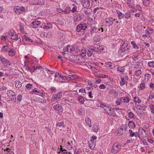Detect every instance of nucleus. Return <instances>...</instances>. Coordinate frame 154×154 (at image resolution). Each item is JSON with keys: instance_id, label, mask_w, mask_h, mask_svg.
Segmentation results:
<instances>
[{"instance_id": "obj_1", "label": "nucleus", "mask_w": 154, "mask_h": 154, "mask_svg": "<svg viewBox=\"0 0 154 154\" xmlns=\"http://www.w3.org/2000/svg\"><path fill=\"white\" fill-rule=\"evenodd\" d=\"M121 43L120 48L119 50L118 54L121 57H127L131 55L130 47L128 45L127 43L123 42Z\"/></svg>"}, {"instance_id": "obj_2", "label": "nucleus", "mask_w": 154, "mask_h": 154, "mask_svg": "<svg viewBox=\"0 0 154 154\" xmlns=\"http://www.w3.org/2000/svg\"><path fill=\"white\" fill-rule=\"evenodd\" d=\"M121 149V146L118 143H115L113 145L111 149V153L116 154L119 152Z\"/></svg>"}, {"instance_id": "obj_3", "label": "nucleus", "mask_w": 154, "mask_h": 154, "mask_svg": "<svg viewBox=\"0 0 154 154\" xmlns=\"http://www.w3.org/2000/svg\"><path fill=\"white\" fill-rule=\"evenodd\" d=\"M54 80L56 81L60 82H64V81L63 80L65 79H67L69 80L71 79V77H69L67 76L66 77H64L61 75L59 73H56L54 76Z\"/></svg>"}, {"instance_id": "obj_4", "label": "nucleus", "mask_w": 154, "mask_h": 154, "mask_svg": "<svg viewBox=\"0 0 154 154\" xmlns=\"http://www.w3.org/2000/svg\"><path fill=\"white\" fill-rule=\"evenodd\" d=\"M104 110L109 116H115L116 115L113 108L106 107L104 109Z\"/></svg>"}, {"instance_id": "obj_5", "label": "nucleus", "mask_w": 154, "mask_h": 154, "mask_svg": "<svg viewBox=\"0 0 154 154\" xmlns=\"http://www.w3.org/2000/svg\"><path fill=\"white\" fill-rule=\"evenodd\" d=\"M7 94L8 96L12 100L15 101L16 100V95L15 93L11 90L7 91Z\"/></svg>"}, {"instance_id": "obj_6", "label": "nucleus", "mask_w": 154, "mask_h": 154, "mask_svg": "<svg viewBox=\"0 0 154 154\" xmlns=\"http://www.w3.org/2000/svg\"><path fill=\"white\" fill-rule=\"evenodd\" d=\"M14 10L17 14L22 13L25 10L24 7L22 6L21 7L19 6H16L14 8Z\"/></svg>"}, {"instance_id": "obj_7", "label": "nucleus", "mask_w": 154, "mask_h": 154, "mask_svg": "<svg viewBox=\"0 0 154 154\" xmlns=\"http://www.w3.org/2000/svg\"><path fill=\"white\" fill-rule=\"evenodd\" d=\"M53 108L58 111V113L59 114H60L63 112V108L62 107L61 105L59 104H57L54 105Z\"/></svg>"}, {"instance_id": "obj_8", "label": "nucleus", "mask_w": 154, "mask_h": 154, "mask_svg": "<svg viewBox=\"0 0 154 154\" xmlns=\"http://www.w3.org/2000/svg\"><path fill=\"white\" fill-rule=\"evenodd\" d=\"M115 20L111 17L105 18L104 19L105 22L109 26L112 25L113 24V21Z\"/></svg>"}, {"instance_id": "obj_9", "label": "nucleus", "mask_w": 154, "mask_h": 154, "mask_svg": "<svg viewBox=\"0 0 154 154\" xmlns=\"http://www.w3.org/2000/svg\"><path fill=\"white\" fill-rule=\"evenodd\" d=\"M45 71L48 73L49 75V78L50 79H52L54 78L55 75L54 72L53 71L50 70L48 69L47 68L45 69Z\"/></svg>"}, {"instance_id": "obj_10", "label": "nucleus", "mask_w": 154, "mask_h": 154, "mask_svg": "<svg viewBox=\"0 0 154 154\" xmlns=\"http://www.w3.org/2000/svg\"><path fill=\"white\" fill-rule=\"evenodd\" d=\"M66 103L71 107H74V104H75V101L71 99L66 100Z\"/></svg>"}, {"instance_id": "obj_11", "label": "nucleus", "mask_w": 154, "mask_h": 154, "mask_svg": "<svg viewBox=\"0 0 154 154\" xmlns=\"http://www.w3.org/2000/svg\"><path fill=\"white\" fill-rule=\"evenodd\" d=\"M146 134L145 131L143 130H141L140 132H139L138 135V137L140 139L144 138L146 137Z\"/></svg>"}, {"instance_id": "obj_12", "label": "nucleus", "mask_w": 154, "mask_h": 154, "mask_svg": "<svg viewBox=\"0 0 154 154\" xmlns=\"http://www.w3.org/2000/svg\"><path fill=\"white\" fill-rule=\"evenodd\" d=\"M32 27L36 28L41 24V22L38 21H35L32 22Z\"/></svg>"}, {"instance_id": "obj_13", "label": "nucleus", "mask_w": 154, "mask_h": 154, "mask_svg": "<svg viewBox=\"0 0 154 154\" xmlns=\"http://www.w3.org/2000/svg\"><path fill=\"white\" fill-rule=\"evenodd\" d=\"M120 100L125 103H128L129 101V98L128 97H123L120 98Z\"/></svg>"}, {"instance_id": "obj_14", "label": "nucleus", "mask_w": 154, "mask_h": 154, "mask_svg": "<svg viewBox=\"0 0 154 154\" xmlns=\"http://www.w3.org/2000/svg\"><path fill=\"white\" fill-rule=\"evenodd\" d=\"M15 86L17 88H19L22 86L21 82L19 80H16L14 82Z\"/></svg>"}, {"instance_id": "obj_15", "label": "nucleus", "mask_w": 154, "mask_h": 154, "mask_svg": "<svg viewBox=\"0 0 154 154\" xmlns=\"http://www.w3.org/2000/svg\"><path fill=\"white\" fill-rule=\"evenodd\" d=\"M35 4L41 5H43L45 2L44 0H35Z\"/></svg>"}, {"instance_id": "obj_16", "label": "nucleus", "mask_w": 154, "mask_h": 154, "mask_svg": "<svg viewBox=\"0 0 154 154\" xmlns=\"http://www.w3.org/2000/svg\"><path fill=\"white\" fill-rule=\"evenodd\" d=\"M125 2H126L128 5L131 8H132L133 7L132 5H133V0H124Z\"/></svg>"}, {"instance_id": "obj_17", "label": "nucleus", "mask_w": 154, "mask_h": 154, "mask_svg": "<svg viewBox=\"0 0 154 154\" xmlns=\"http://www.w3.org/2000/svg\"><path fill=\"white\" fill-rule=\"evenodd\" d=\"M77 58V56L75 55H71L69 57V58L70 61L72 62H75L77 59L76 58Z\"/></svg>"}, {"instance_id": "obj_18", "label": "nucleus", "mask_w": 154, "mask_h": 154, "mask_svg": "<svg viewBox=\"0 0 154 154\" xmlns=\"http://www.w3.org/2000/svg\"><path fill=\"white\" fill-rule=\"evenodd\" d=\"M90 5V1L89 0H84V2L83 3V5L84 7H88Z\"/></svg>"}, {"instance_id": "obj_19", "label": "nucleus", "mask_w": 154, "mask_h": 154, "mask_svg": "<svg viewBox=\"0 0 154 154\" xmlns=\"http://www.w3.org/2000/svg\"><path fill=\"white\" fill-rule=\"evenodd\" d=\"M117 11L118 14V17L119 19L121 20L124 17V14L119 11Z\"/></svg>"}, {"instance_id": "obj_20", "label": "nucleus", "mask_w": 154, "mask_h": 154, "mask_svg": "<svg viewBox=\"0 0 154 154\" xmlns=\"http://www.w3.org/2000/svg\"><path fill=\"white\" fill-rule=\"evenodd\" d=\"M89 147L91 149H92L94 148L95 146V143L94 141H89Z\"/></svg>"}, {"instance_id": "obj_21", "label": "nucleus", "mask_w": 154, "mask_h": 154, "mask_svg": "<svg viewBox=\"0 0 154 154\" xmlns=\"http://www.w3.org/2000/svg\"><path fill=\"white\" fill-rule=\"evenodd\" d=\"M128 126L129 128H134L135 127V125L134 123L131 121H130L129 122Z\"/></svg>"}, {"instance_id": "obj_22", "label": "nucleus", "mask_w": 154, "mask_h": 154, "mask_svg": "<svg viewBox=\"0 0 154 154\" xmlns=\"http://www.w3.org/2000/svg\"><path fill=\"white\" fill-rule=\"evenodd\" d=\"M85 121L89 127H91V119L89 118H87L85 119Z\"/></svg>"}, {"instance_id": "obj_23", "label": "nucleus", "mask_w": 154, "mask_h": 154, "mask_svg": "<svg viewBox=\"0 0 154 154\" xmlns=\"http://www.w3.org/2000/svg\"><path fill=\"white\" fill-rule=\"evenodd\" d=\"M3 65L5 66H7L8 63H9V61L6 60L5 58L1 61Z\"/></svg>"}, {"instance_id": "obj_24", "label": "nucleus", "mask_w": 154, "mask_h": 154, "mask_svg": "<svg viewBox=\"0 0 154 154\" xmlns=\"http://www.w3.org/2000/svg\"><path fill=\"white\" fill-rule=\"evenodd\" d=\"M56 125L60 128H63L65 127L64 123L63 122L57 123Z\"/></svg>"}, {"instance_id": "obj_25", "label": "nucleus", "mask_w": 154, "mask_h": 154, "mask_svg": "<svg viewBox=\"0 0 154 154\" xmlns=\"http://www.w3.org/2000/svg\"><path fill=\"white\" fill-rule=\"evenodd\" d=\"M93 49L91 48H89L87 52V55L89 57H91L93 54Z\"/></svg>"}, {"instance_id": "obj_26", "label": "nucleus", "mask_w": 154, "mask_h": 154, "mask_svg": "<svg viewBox=\"0 0 154 154\" xmlns=\"http://www.w3.org/2000/svg\"><path fill=\"white\" fill-rule=\"evenodd\" d=\"M99 51H101L103 52L104 53L105 52L106 50V47L104 46L103 47L102 45H99Z\"/></svg>"}, {"instance_id": "obj_27", "label": "nucleus", "mask_w": 154, "mask_h": 154, "mask_svg": "<svg viewBox=\"0 0 154 154\" xmlns=\"http://www.w3.org/2000/svg\"><path fill=\"white\" fill-rule=\"evenodd\" d=\"M146 108V107L145 106H141L140 105H137L136 106V108L137 109L139 110H145V108Z\"/></svg>"}, {"instance_id": "obj_28", "label": "nucleus", "mask_w": 154, "mask_h": 154, "mask_svg": "<svg viewBox=\"0 0 154 154\" xmlns=\"http://www.w3.org/2000/svg\"><path fill=\"white\" fill-rule=\"evenodd\" d=\"M15 51L14 49H11L8 52L9 56H13L15 54Z\"/></svg>"}, {"instance_id": "obj_29", "label": "nucleus", "mask_w": 154, "mask_h": 154, "mask_svg": "<svg viewBox=\"0 0 154 154\" xmlns=\"http://www.w3.org/2000/svg\"><path fill=\"white\" fill-rule=\"evenodd\" d=\"M143 5L146 7L149 6V0H143Z\"/></svg>"}, {"instance_id": "obj_30", "label": "nucleus", "mask_w": 154, "mask_h": 154, "mask_svg": "<svg viewBox=\"0 0 154 154\" xmlns=\"http://www.w3.org/2000/svg\"><path fill=\"white\" fill-rule=\"evenodd\" d=\"M124 129L123 128H120L118 129V134L119 135H121L124 132Z\"/></svg>"}, {"instance_id": "obj_31", "label": "nucleus", "mask_w": 154, "mask_h": 154, "mask_svg": "<svg viewBox=\"0 0 154 154\" xmlns=\"http://www.w3.org/2000/svg\"><path fill=\"white\" fill-rule=\"evenodd\" d=\"M24 38L26 41L32 42H33L32 40L29 38L26 35H24Z\"/></svg>"}, {"instance_id": "obj_32", "label": "nucleus", "mask_w": 154, "mask_h": 154, "mask_svg": "<svg viewBox=\"0 0 154 154\" xmlns=\"http://www.w3.org/2000/svg\"><path fill=\"white\" fill-rule=\"evenodd\" d=\"M70 11V8L69 7H67L64 11V14L69 13Z\"/></svg>"}, {"instance_id": "obj_33", "label": "nucleus", "mask_w": 154, "mask_h": 154, "mask_svg": "<svg viewBox=\"0 0 154 154\" xmlns=\"http://www.w3.org/2000/svg\"><path fill=\"white\" fill-rule=\"evenodd\" d=\"M131 44L133 45V48L135 49H139V47L137 46V45L135 43V42L134 41H132L131 42Z\"/></svg>"}, {"instance_id": "obj_34", "label": "nucleus", "mask_w": 154, "mask_h": 154, "mask_svg": "<svg viewBox=\"0 0 154 154\" xmlns=\"http://www.w3.org/2000/svg\"><path fill=\"white\" fill-rule=\"evenodd\" d=\"M120 85L121 86H123L125 84V79L123 78H120Z\"/></svg>"}, {"instance_id": "obj_35", "label": "nucleus", "mask_w": 154, "mask_h": 154, "mask_svg": "<svg viewBox=\"0 0 154 154\" xmlns=\"http://www.w3.org/2000/svg\"><path fill=\"white\" fill-rule=\"evenodd\" d=\"M78 101L81 103L83 104L84 103V99L82 97H79L78 98Z\"/></svg>"}, {"instance_id": "obj_36", "label": "nucleus", "mask_w": 154, "mask_h": 154, "mask_svg": "<svg viewBox=\"0 0 154 154\" xmlns=\"http://www.w3.org/2000/svg\"><path fill=\"white\" fill-rule=\"evenodd\" d=\"M93 130L94 132H97L98 131L99 128L97 125H94L93 127Z\"/></svg>"}, {"instance_id": "obj_37", "label": "nucleus", "mask_w": 154, "mask_h": 154, "mask_svg": "<svg viewBox=\"0 0 154 154\" xmlns=\"http://www.w3.org/2000/svg\"><path fill=\"white\" fill-rule=\"evenodd\" d=\"M151 78L150 75L149 74L146 73L145 75V79L148 81L149 79Z\"/></svg>"}, {"instance_id": "obj_38", "label": "nucleus", "mask_w": 154, "mask_h": 154, "mask_svg": "<svg viewBox=\"0 0 154 154\" xmlns=\"http://www.w3.org/2000/svg\"><path fill=\"white\" fill-rule=\"evenodd\" d=\"M148 65L149 67H154V61L149 62L148 63Z\"/></svg>"}, {"instance_id": "obj_39", "label": "nucleus", "mask_w": 154, "mask_h": 154, "mask_svg": "<svg viewBox=\"0 0 154 154\" xmlns=\"http://www.w3.org/2000/svg\"><path fill=\"white\" fill-rule=\"evenodd\" d=\"M134 99V102L136 103H140L141 102V100L139 98L137 97H135Z\"/></svg>"}, {"instance_id": "obj_40", "label": "nucleus", "mask_w": 154, "mask_h": 154, "mask_svg": "<svg viewBox=\"0 0 154 154\" xmlns=\"http://www.w3.org/2000/svg\"><path fill=\"white\" fill-rule=\"evenodd\" d=\"M81 29H82V30H85L86 29L87 26L86 23H84L83 24H81Z\"/></svg>"}, {"instance_id": "obj_41", "label": "nucleus", "mask_w": 154, "mask_h": 154, "mask_svg": "<svg viewBox=\"0 0 154 154\" xmlns=\"http://www.w3.org/2000/svg\"><path fill=\"white\" fill-rule=\"evenodd\" d=\"M125 70V68L124 67H120L117 68L118 71H120L122 72H123Z\"/></svg>"}, {"instance_id": "obj_42", "label": "nucleus", "mask_w": 154, "mask_h": 154, "mask_svg": "<svg viewBox=\"0 0 154 154\" xmlns=\"http://www.w3.org/2000/svg\"><path fill=\"white\" fill-rule=\"evenodd\" d=\"M9 48L8 46H4L1 49V51H7Z\"/></svg>"}, {"instance_id": "obj_43", "label": "nucleus", "mask_w": 154, "mask_h": 154, "mask_svg": "<svg viewBox=\"0 0 154 154\" xmlns=\"http://www.w3.org/2000/svg\"><path fill=\"white\" fill-rule=\"evenodd\" d=\"M67 75L70 76H71L72 79H74L76 77V76L75 75H73L69 71L68 73H66Z\"/></svg>"}, {"instance_id": "obj_44", "label": "nucleus", "mask_w": 154, "mask_h": 154, "mask_svg": "<svg viewBox=\"0 0 154 154\" xmlns=\"http://www.w3.org/2000/svg\"><path fill=\"white\" fill-rule=\"evenodd\" d=\"M145 84L144 83H142L140 84L139 87L141 90H143L145 88Z\"/></svg>"}, {"instance_id": "obj_45", "label": "nucleus", "mask_w": 154, "mask_h": 154, "mask_svg": "<svg viewBox=\"0 0 154 154\" xmlns=\"http://www.w3.org/2000/svg\"><path fill=\"white\" fill-rule=\"evenodd\" d=\"M141 71L140 70H137L135 72V75L136 76H138L141 74Z\"/></svg>"}, {"instance_id": "obj_46", "label": "nucleus", "mask_w": 154, "mask_h": 154, "mask_svg": "<svg viewBox=\"0 0 154 154\" xmlns=\"http://www.w3.org/2000/svg\"><path fill=\"white\" fill-rule=\"evenodd\" d=\"M100 30V29H97L95 27H94L91 31V32L92 33L94 32H96L97 31Z\"/></svg>"}, {"instance_id": "obj_47", "label": "nucleus", "mask_w": 154, "mask_h": 154, "mask_svg": "<svg viewBox=\"0 0 154 154\" xmlns=\"http://www.w3.org/2000/svg\"><path fill=\"white\" fill-rule=\"evenodd\" d=\"M149 107L151 109V112L152 113H154V105L152 104H151L149 105Z\"/></svg>"}, {"instance_id": "obj_48", "label": "nucleus", "mask_w": 154, "mask_h": 154, "mask_svg": "<svg viewBox=\"0 0 154 154\" xmlns=\"http://www.w3.org/2000/svg\"><path fill=\"white\" fill-rule=\"evenodd\" d=\"M82 20V17L80 16H79L76 17L74 19V21H80Z\"/></svg>"}, {"instance_id": "obj_49", "label": "nucleus", "mask_w": 154, "mask_h": 154, "mask_svg": "<svg viewBox=\"0 0 154 154\" xmlns=\"http://www.w3.org/2000/svg\"><path fill=\"white\" fill-rule=\"evenodd\" d=\"M106 66L111 69H112L114 67H112L111 65V62H109L108 63L106 64Z\"/></svg>"}, {"instance_id": "obj_50", "label": "nucleus", "mask_w": 154, "mask_h": 154, "mask_svg": "<svg viewBox=\"0 0 154 154\" xmlns=\"http://www.w3.org/2000/svg\"><path fill=\"white\" fill-rule=\"evenodd\" d=\"M57 98L56 96V94L53 95L51 97V100L52 102H54L57 99Z\"/></svg>"}, {"instance_id": "obj_51", "label": "nucleus", "mask_w": 154, "mask_h": 154, "mask_svg": "<svg viewBox=\"0 0 154 154\" xmlns=\"http://www.w3.org/2000/svg\"><path fill=\"white\" fill-rule=\"evenodd\" d=\"M128 117L130 119L133 118L134 117V114L131 112H129L128 113Z\"/></svg>"}, {"instance_id": "obj_52", "label": "nucleus", "mask_w": 154, "mask_h": 154, "mask_svg": "<svg viewBox=\"0 0 154 154\" xmlns=\"http://www.w3.org/2000/svg\"><path fill=\"white\" fill-rule=\"evenodd\" d=\"M62 93L61 92H59L57 94H56V96L58 99L62 97Z\"/></svg>"}, {"instance_id": "obj_53", "label": "nucleus", "mask_w": 154, "mask_h": 154, "mask_svg": "<svg viewBox=\"0 0 154 154\" xmlns=\"http://www.w3.org/2000/svg\"><path fill=\"white\" fill-rule=\"evenodd\" d=\"M81 24H80L79 25L77 26V27L76 28V30L78 32H80L81 31V30H82V29H81Z\"/></svg>"}, {"instance_id": "obj_54", "label": "nucleus", "mask_w": 154, "mask_h": 154, "mask_svg": "<svg viewBox=\"0 0 154 154\" xmlns=\"http://www.w3.org/2000/svg\"><path fill=\"white\" fill-rule=\"evenodd\" d=\"M125 16V18L126 19H128L130 17H131V14L129 12L126 13L124 15Z\"/></svg>"}, {"instance_id": "obj_55", "label": "nucleus", "mask_w": 154, "mask_h": 154, "mask_svg": "<svg viewBox=\"0 0 154 154\" xmlns=\"http://www.w3.org/2000/svg\"><path fill=\"white\" fill-rule=\"evenodd\" d=\"M140 66V64L138 62H136L133 65V67L134 68H139Z\"/></svg>"}, {"instance_id": "obj_56", "label": "nucleus", "mask_w": 154, "mask_h": 154, "mask_svg": "<svg viewBox=\"0 0 154 154\" xmlns=\"http://www.w3.org/2000/svg\"><path fill=\"white\" fill-rule=\"evenodd\" d=\"M18 38V36L17 34H15L12 36L11 38L12 40H17Z\"/></svg>"}, {"instance_id": "obj_57", "label": "nucleus", "mask_w": 154, "mask_h": 154, "mask_svg": "<svg viewBox=\"0 0 154 154\" xmlns=\"http://www.w3.org/2000/svg\"><path fill=\"white\" fill-rule=\"evenodd\" d=\"M26 87L27 89H31L32 88V84L28 83L26 85Z\"/></svg>"}, {"instance_id": "obj_58", "label": "nucleus", "mask_w": 154, "mask_h": 154, "mask_svg": "<svg viewBox=\"0 0 154 154\" xmlns=\"http://www.w3.org/2000/svg\"><path fill=\"white\" fill-rule=\"evenodd\" d=\"M47 33H45V32H42L41 33V35H40V36L42 37H47Z\"/></svg>"}, {"instance_id": "obj_59", "label": "nucleus", "mask_w": 154, "mask_h": 154, "mask_svg": "<svg viewBox=\"0 0 154 154\" xmlns=\"http://www.w3.org/2000/svg\"><path fill=\"white\" fill-rule=\"evenodd\" d=\"M20 31L23 33L24 32L23 26L21 24L20 25Z\"/></svg>"}, {"instance_id": "obj_60", "label": "nucleus", "mask_w": 154, "mask_h": 154, "mask_svg": "<svg viewBox=\"0 0 154 154\" xmlns=\"http://www.w3.org/2000/svg\"><path fill=\"white\" fill-rule=\"evenodd\" d=\"M52 27V25L51 24L48 23L47 25L46 26V29H49L50 28H51Z\"/></svg>"}, {"instance_id": "obj_61", "label": "nucleus", "mask_w": 154, "mask_h": 154, "mask_svg": "<svg viewBox=\"0 0 154 154\" xmlns=\"http://www.w3.org/2000/svg\"><path fill=\"white\" fill-rule=\"evenodd\" d=\"M99 48V47H97V48H94L93 49V51L98 53L99 51H100Z\"/></svg>"}, {"instance_id": "obj_62", "label": "nucleus", "mask_w": 154, "mask_h": 154, "mask_svg": "<svg viewBox=\"0 0 154 154\" xmlns=\"http://www.w3.org/2000/svg\"><path fill=\"white\" fill-rule=\"evenodd\" d=\"M129 132L130 133V137H133L135 135V133L132 132V131L130 129L129 131Z\"/></svg>"}, {"instance_id": "obj_63", "label": "nucleus", "mask_w": 154, "mask_h": 154, "mask_svg": "<svg viewBox=\"0 0 154 154\" xmlns=\"http://www.w3.org/2000/svg\"><path fill=\"white\" fill-rule=\"evenodd\" d=\"M22 96L21 94H19L17 97V100L19 101H20L22 100Z\"/></svg>"}, {"instance_id": "obj_64", "label": "nucleus", "mask_w": 154, "mask_h": 154, "mask_svg": "<svg viewBox=\"0 0 154 154\" xmlns=\"http://www.w3.org/2000/svg\"><path fill=\"white\" fill-rule=\"evenodd\" d=\"M74 2L77 4L79 5L82 2V0H73Z\"/></svg>"}]
</instances>
